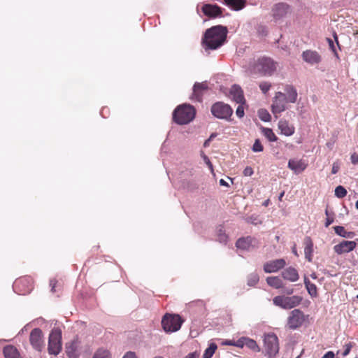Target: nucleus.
Listing matches in <instances>:
<instances>
[{"label": "nucleus", "instance_id": "c85d7f7f", "mask_svg": "<svg viewBox=\"0 0 358 358\" xmlns=\"http://www.w3.org/2000/svg\"><path fill=\"white\" fill-rule=\"evenodd\" d=\"M224 3L234 10H242L246 4L245 0H223Z\"/></svg>", "mask_w": 358, "mask_h": 358}, {"label": "nucleus", "instance_id": "393cba45", "mask_svg": "<svg viewBox=\"0 0 358 358\" xmlns=\"http://www.w3.org/2000/svg\"><path fill=\"white\" fill-rule=\"evenodd\" d=\"M241 341L242 343L241 348H243L244 346H246L247 348H248L249 349L255 352H260V348L255 340L250 338L248 337L243 336L241 338Z\"/></svg>", "mask_w": 358, "mask_h": 358}, {"label": "nucleus", "instance_id": "dca6fc26", "mask_svg": "<svg viewBox=\"0 0 358 358\" xmlns=\"http://www.w3.org/2000/svg\"><path fill=\"white\" fill-rule=\"evenodd\" d=\"M286 262L283 259L269 261L264 264V270L266 273H275L284 268Z\"/></svg>", "mask_w": 358, "mask_h": 358}, {"label": "nucleus", "instance_id": "9d476101", "mask_svg": "<svg viewBox=\"0 0 358 358\" xmlns=\"http://www.w3.org/2000/svg\"><path fill=\"white\" fill-rule=\"evenodd\" d=\"M213 115L218 119L229 120L232 115L233 110L229 105L223 102L214 103L210 108Z\"/></svg>", "mask_w": 358, "mask_h": 358}, {"label": "nucleus", "instance_id": "20e7f679", "mask_svg": "<svg viewBox=\"0 0 358 358\" xmlns=\"http://www.w3.org/2000/svg\"><path fill=\"white\" fill-rule=\"evenodd\" d=\"M183 322L179 315L166 313L162 320V326L166 333H172L178 331Z\"/></svg>", "mask_w": 358, "mask_h": 358}, {"label": "nucleus", "instance_id": "052dcab7", "mask_svg": "<svg viewBox=\"0 0 358 358\" xmlns=\"http://www.w3.org/2000/svg\"><path fill=\"white\" fill-rule=\"evenodd\" d=\"M287 293L288 294H292V293H293V289H291L288 290Z\"/></svg>", "mask_w": 358, "mask_h": 358}, {"label": "nucleus", "instance_id": "6e6552de", "mask_svg": "<svg viewBox=\"0 0 358 358\" xmlns=\"http://www.w3.org/2000/svg\"><path fill=\"white\" fill-rule=\"evenodd\" d=\"M13 287L19 294L26 295L33 289L34 280L29 275L20 277L15 280Z\"/></svg>", "mask_w": 358, "mask_h": 358}, {"label": "nucleus", "instance_id": "0eeeda50", "mask_svg": "<svg viewBox=\"0 0 358 358\" xmlns=\"http://www.w3.org/2000/svg\"><path fill=\"white\" fill-rule=\"evenodd\" d=\"M301 300V297L299 296H277L273 299V303L283 309H291L299 306Z\"/></svg>", "mask_w": 358, "mask_h": 358}, {"label": "nucleus", "instance_id": "72a5a7b5", "mask_svg": "<svg viewBox=\"0 0 358 358\" xmlns=\"http://www.w3.org/2000/svg\"><path fill=\"white\" fill-rule=\"evenodd\" d=\"M92 358H111L110 352L104 348H99L92 356Z\"/></svg>", "mask_w": 358, "mask_h": 358}, {"label": "nucleus", "instance_id": "3c124183", "mask_svg": "<svg viewBox=\"0 0 358 358\" xmlns=\"http://www.w3.org/2000/svg\"><path fill=\"white\" fill-rule=\"evenodd\" d=\"M334 219L331 218L329 217H327L326 222H325V227H328L331 223H333Z\"/></svg>", "mask_w": 358, "mask_h": 358}, {"label": "nucleus", "instance_id": "e433bc0d", "mask_svg": "<svg viewBox=\"0 0 358 358\" xmlns=\"http://www.w3.org/2000/svg\"><path fill=\"white\" fill-rule=\"evenodd\" d=\"M259 278L257 273H251L248 277V285L250 287L255 286L259 282Z\"/></svg>", "mask_w": 358, "mask_h": 358}, {"label": "nucleus", "instance_id": "f704fd0d", "mask_svg": "<svg viewBox=\"0 0 358 358\" xmlns=\"http://www.w3.org/2000/svg\"><path fill=\"white\" fill-rule=\"evenodd\" d=\"M217 346L215 343H212L209 345L208 348L206 349L203 358H211L217 350Z\"/></svg>", "mask_w": 358, "mask_h": 358}, {"label": "nucleus", "instance_id": "4d7b16f0", "mask_svg": "<svg viewBox=\"0 0 358 358\" xmlns=\"http://www.w3.org/2000/svg\"><path fill=\"white\" fill-rule=\"evenodd\" d=\"M334 38L337 43L338 45H339L338 41V36L336 32L334 33Z\"/></svg>", "mask_w": 358, "mask_h": 358}, {"label": "nucleus", "instance_id": "bf43d9fd", "mask_svg": "<svg viewBox=\"0 0 358 358\" xmlns=\"http://www.w3.org/2000/svg\"><path fill=\"white\" fill-rule=\"evenodd\" d=\"M210 141V139L206 140L204 143V146H207L208 145V143Z\"/></svg>", "mask_w": 358, "mask_h": 358}, {"label": "nucleus", "instance_id": "603ef678", "mask_svg": "<svg viewBox=\"0 0 358 358\" xmlns=\"http://www.w3.org/2000/svg\"><path fill=\"white\" fill-rule=\"evenodd\" d=\"M327 41H328V43H329V45L331 49L334 52H335L336 50H335V48H334V45L333 41L331 39H330V38H327Z\"/></svg>", "mask_w": 358, "mask_h": 358}, {"label": "nucleus", "instance_id": "6ab92c4d", "mask_svg": "<svg viewBox=\"0 0 358 358\" xmlns=\"http://www.w3.org/2000/svg\"><path fill=\"white\" fill-rule=\"evenodd\" d=\"M278 129L282 134L286 136H290L294 134L295 127L289 122V121L282 119L278 122Z\"/></svg>", "mask_w": 358, "mask_h": 358}, {"label": "nucleus", "instance_id": "cd10ccee", "mask_svg": "<svg viewBox=\"0 0 358 358\" xmlns=\"http://www.w3.org/2000/svg\"><path fill=\"white\" fill-rule=\"evenodd\" d=\"M3 353L5 358H22L17 349L11 345L5 346Z\"/></svg>", "mask_w": 358, "mask_h": 358}, {"label": "nucleus", "instance_id": "79ce46f5", "mask_svg": "<svg viewBox=\"0 0 358 358\" xmlns=\"http://www.w3.org/2000/svg\"><path fill=\"white\" fill-rule=\"evenodd\" d=\"M355 345V343L352 342H349L348 343H345L343 345L344 351L342 353L343 357H346L350 352L352 347Z\"/></svg>", "mask_w": 358, "mask_h": 358}, {"label": "nucleus", "instance_id": "ea45409f", "mask_svg": "<svg viewBox=\"0 0 358 358\" xmlns=\"http://www.w3.org/2000/svg\"><path fill=\"white\" fill-rule=\"evenodd\" d=\"M259 86L262 92L264 94H266L269 91L271 84L268 82L264 81L260 83Z\"/></svg>", "mask_w": 358, "mask_h": 358}, {"label": "nucleus", "instance_id": "8fccbe9b", "mask_svg": "<svg viewBox=\"0 0 358 358\" xmlns=\"http://www.w3.org/2000/svg\"><path fill=\"white\" fill-rule=\"evenodd\" d=\"M322 358H334V353L332 351H329Z\"/></svg>", "mask_w": 358, "mask_h": 358}, {"label": "nucleus", "instance_id": "f3484780", "mask_svg": "<svg viewBox=\"0 0 358 358\" xmlns=\"http://www.w3.org/2000/svg\"><path fill=\"white\" fill-rule=\"evenodd\" d=\"M201 10L204 15L209 17L215 18L222 14V8L216 4H204Z\"/></svg>", "mask_w": 358, "mask_h": 358}, {"label": "nucleus", "instance_id": "a19ab883", "mask_svg": "<svg viewBox=\"0 0 358 358\" xmlns=\"http://www.w3.org/2000/svg\"><path fill=\"white\" fill-rule=\"evenodd\" d=\"M263 150H264V147L262 145L259 139H256L253 144V146H252L253 152H262Z\"/></svg>", "mask_w": 358, "mask_h": 358}, {"label": "nucleus", "instance_id": "58836bf2", "mask_svg": "<svg viewBox=\"0 0 358 358\" xmlns=\"http://www.w3.org/2000/svg\"><path fill=\"white\" fill-rule=\"evenodd\" d=\"M224 345H231V346H236L238 348H241L242 343L241 341V338L238 339L237 341L234 340H226L222 343Z\"/></svg>", "mask_w": 358, "mask_h": 358}, {"label": "nucleus", "instance_id": "a211bd4d", "mask_svg": "<svg viewBox=\"0 0 358 358\" xmlns=\"http://www.w3.org/2000/svg\"><path fill=\"white\" fill-rule=\"evenodd\" d=\"M303 59L311 64H317L321 62V57L316 51L306 50L302 53Z\"/></svg>", "mask_w": 358, "mask_h": 358}, {"label": "nucleus", "instance_id": "bb28decb", "mask_svg": "<svg viewBox=\"0 0 358 358\" xmlns=\"http://www.w3.org/2000/svg\"><path fill=\"white\" fill-rule=\"evenodd\" d=\"M284 93L287 98V101L288 103H295L297 99V92L296 90L292 85H287L285 88Z\"/></svg>", "mask_w": 358, "mask_h": 358}, {"label": "nucleus", "instance_id": "1a4fd4ad", "mask_svg": "<svg viewBox=\"0 0 358 358\" xmlns=\"http://www.w3.org/2000/svg\"><path fill=\"white\" fill-rule=\"evenodd\" d=\"M308 315L299 309L292 310L287 317V326L290 329H296L301 327L305 322Z\"/></svg>", "mask_w": 358, "mask_h": 358}, {"label": "nucleus", "instance_id": "2eb2a0df", "mask_svg": "<svg viewBox=\"0 0 358 358\" xmlns=\"http://www.w3.org/2000/svg\"><path fill=\"white\" fill-rule=\"evenodd\" d=\"M208 90V86L206 82L196 83L193 86V92L191 99L201 102L202 101L203 94Z\"/></svg>", "mask_w": 358, "mask_h": 358}, {"label": "nucleus", "instance_id": "4468645a", "mask_svg": "<svg viewBox=\"0 0 358 358\" xmlns=\"http://www.w3.org/2000/svg\"><path fill=\"white\" fill-rule=\"evenodd\" d=\"M357 243L353 241H343L334 245V250L338 255H342L352 251L356 248Z\"/></svg>", "mask_w": 358, "mask_h": 358}, {"label": "nucleus", "instance_id": "423d86ee", "mask_svg": "<svg viewBox=\"0 0 358 358\" xmlns=\"http://www.w3.org/2000/svg\"><path fill=\"white\" fill-rule=\"evenodd\" d=\"M264 348L266 355L269 358H274L279 351L278 338L275 334H268L264 336Z\"/></svg>", "mask_w": 358, "mask_h": 358}, {"label": "nucleus", "instance_id": "864d4df0", "mask_svg": "<svg viewBox=\"0 0 358 358\" xmlns=\"http://www.w3.org/2000/svg\"><path fill=\"white\" fill-rule=\"evenodd\" d=\"M185 358H199V355L196 352L190 353Z\"/></svg>", "mask_w": 358, "mask_h": 358}, {"label": "nucleus", "instance_id": "680f3d73", "mask_svg": "<svg viewBox=\"0 0 358 358\" xmlns=\"http://www.w3.org/2000/svg\"><path fill=\"white\" fill-rule=\"evenodd\" d=\"M325 214L327 217H329V210L327 208L325 210Z\"/></svg>", "mask_w": 358, "mask_h": 358}, {"label": "nucleus", "instance_id": "9b49d317", "mask_svg": "<svg viewBox=\"0 0 358 358\" xmlns=\"http://www.w3.org/2000/svg\"><path fill=\"white\" fill-rule=\"evenodd\" d=\"M287 103L286 96L284 93L281 92L275 93L271 105V110L276 119L278 118L279 115L282 112L285 110L286 104Z\"/></svg>", "mask_w": 358, "mask_h": 358}, {"label": "nucleus", "instance_id": "2f4dec72", "mask_svg": "<svg viewBox=\"0 0 358 358\" xmlns=\"http://www.w3.org/2000/svg\"><path fill=\"white\" fill-rule=\"evenodd\" d=\"M262 134L264 136L271 142H274L278 140V137L274 134L273 130L270 128L262 127Z\"/></svg>", "mask_w": 358, "mask_h": 358}, {"label": "nucleus", "instance_id": "09e8293b", "mask_svg": "<svg viewBox=\"0 0 358 358\" xmlns=\"http://www.w3.org/2000/svg\"><path fill=\"white\" fill-rule=\"evenodd\" d=\"M123 358H137L135 353L133 352H127L123 357Z\"/></svg>", "mask_w": 358, "mask_h": 358}, {"label": "nucleus", "instance_id": "a18cd8bd", "mask_svg": "<svg viewBox=\"0 0 358 358\" xmlns=\"http://www.w3.org/2000/svg\"><path fill=\"white\" fill-rule=\"evenodd\" d=\"M203 159L206 164L208 165V168L210 169L211 172L213 173V166L210 162L209 158L206 155H203Z\"/></svg>", "mask_w": 358, "mask_h": 358}, {"label": "nucleus", "instance_id": "5701e85b", "mask_svg": "<svg viewBox=\"0 0 358 358\" xmlns=\"http://www.w3.org/2000/svg\"><path fill=\"white\" fill-rule=\"evenodd\" d=\"M288 168L294 171L295 173H299L303 171L306 167L307 164L304 161L300 160H294L289 159L288 162Z\"/></svg>", "mask_w": 358, "mask_h": 358}, {"label": "nucleus", "instance_id": "4c0bfd02", "mask_svg": "<svg viewBox=\"0 0 358 358\" xmlns=\"http://www.w3.org/2000/svg\"><path fill=\"white\" fill-rule=\"evenodd\" d=\"M347 194V190L341 185H338L335 189V195L339 198L342 199L345 197Z\"/></svg>", "mask_w": 358, "mask_h": 358}, {"label": "nucleus", "instance_id": "5fc2aeb1", "mask_svg": "<svg viewBox=\"0 0 358 358\" xmlns=\"http://www.w3.org/2000/svg\"><path fill=\"white\" fill-rule=\"evenodd\" d=\"M220 185L222 186L229 187V184L224 179L220 180Z\"/></svg>", "mask_w": 358, "mask_h": 358}, {"label": "nucleus", "instance_id": "c03bdc74", "mask_svg": "<svg viewBox=\"0 0 358 358\" xmlns=\"http://www.w3.org/2000/svg\"><path fill=\"white\" fill-rule=\"evenodd\" d=\"M236 115L239 117H242L244 115V108L242 106H238L236 108Z\"/></svg>", "mask_w": 358, "mask_h": 358}, {"label": "nucleus", "instance_id": "473e14b6", "mask_svg": "<svg viewBox=\"0 0 358 358\" xmlns=\"http://www.w3.org/2000/svg\"><path fill=\"white\" fill-rule=\"evenodd\" d=\"M334 229L336 234L344 238H352L354 235L353 232L346 231L345 228L342 226H336Z\"/></svg>", "mask_w": 358, "mask_h": 358}, {"label": "nucleus", "instance_id": "69168bd1", "mask_svg": "<svg viewBox=\"0 0 358 358\" xmlns=\"http://www.w3.org/2000/svg\"><path fill=\"white\" fill-rule=\"evenodd\" d=\"M213 137H214V135H213V134H212V135L210 136V138H209L208 139L211 140V138H212Z\"/></svg>", "mask_w": 358, "mask_h": 358}, {"label": "nucleus", "instance_id": "7ed1b4c3", "mask_svg": "<svg viewBox=\"0 0 358 358\" xmlns=\"http://www.w3.org/2000/svg\"><path fill=\"white\" fill-rule=\"evenodd\" d=\"M196 115L194 106L189 104L178 106L173 113V120L178 124H186L192 121Z\"/></svg>", "mask_w": 358, "mask_h": 358}, {"label": "nucleus", "instance_id": "4be33fe9", "mask_svg": "<svg viewBox=\"0 0 358 358\" xmlns=\"http://www.w3.org/2000/svg\"><path fill=\"white\" fill-rule=\"evenodd\" d=\"M79 343L78 340H73L66 345V353L69 358H78Z\"/></svg>", "mask_w": 358, "mask_h": 358}, {"label": "nucleus", "instance_id": "37998d69", "mask_svg": "<svg viewBox=\"0 0 358 358\" xmlns=\"http://www.w3.org/2000/svg\"><path fill=\"white\" fill-rule=\"evenodd\" d=\"M243 174L245 176H250L253 174V169L250 166H247L243 170Z\"/></svg>", "mask_w": 358, "mask_h": 358}, {"label": "nucleus", "instance_id": "de8ad7c7", "mask_svg": "<svg viewBox=\"0 0 358 358\" xmlns=\"http://www.w3.org/2000/svg\"><path fill=\"white\" fill-rule=\"evenodd\" d=\"M351 162L353 164H357L358 163V155L354 153L351 155Z\"/></svg>", "mask_w": 358, "mask_h": 358}, {"label": "nucleus", "instance_id": "c756f323", "mask_svg": "<svg viewBox=\"0 0 358 358\" xmlns=\"http://www.w3.org/2000/svg\"><path fill=\"white\" fill-rule=\"evenodd\" d=\"M266 282L268 285L275 289L282 287L283 283L282 280L278 276H270L266 278Z\"/></svg>", "mask_w": 358, "mask_h": 358}, {"label": "nucleus", "instance_id": "39448f33", "mask_svg": "<svg viewBox=\"0 0 358 358\" xmlns=\"http://www.w3.org/2000/svg\"><path fill=\"white\" fill-rule=\"evenodd\" d=\"M62 350V331L59 329H53L49 336L48 350L49 354L57 355Z\"/></svg>", "mask_w": 358, "mask_h": 358}, {"label": "nucleus", "instance_id": "412c9836", "mask_svg": "<svg viewBox=\"0 0 358 358\" xmlns=\"http://www.w3.org/2000/svg\"><path fill=\"white\" fill-rule=\"evenodd\" d=\"M282 277L288 281L296 282L299 278V275L297 270L292 266H289L282 271Z\"/></svg>", "mask_w": 358, "mask_h": 358}, {"label": "nucleus", "instance_id": "b1692460", "mask_svg": "<svg viewBox=\"0 0 358 358\" xmlns=\"http://www.w3.org/2000/svg\"><path fill=\"white\" fill-rule=\"evenodd\" d=\"M305 258L311 262L313 254V242L310 237L306 236L303 240Z\"/></svg>", "mask_w": 358, "mask_h": 358}, {"label": "nucleus", "instance_id": "ddd939ff", "mask_svg": "<svg viewBox=\"0 0 358 358\" xmlns=\"http://www.w3.org/2000/svg\"><path fill=\"white\" fill-rule=\"evenodd\" d=\"M31 346L38 351H41L44 347L43 334L41 329H34L29 335Z\"/></svg>", "mask_w": 358, "mask_h": 358}, {"label": "nucleus", "instance_id": "6e6d98bb", "mask_svg": "<svg viewBox=\"0 0 358 358\" xmlns=\"http://www.w3.org/2000/svg\"><path fill=\"white\" fill-rule=\"evenodd\" d=\"M292 252L294 254L295 256L298 257L299 255H298V252H297V250H296V245H294L293 248H292Z\"/></svg>", "mask_w": 358, "mask_h": 358}, {"label": "nucleus", "instance_id": "49530a36", "mask_svg": "<svg viewBox=\"0 0 358 358\" xmlns=\"http://www.w3.org/2000/svg\"><path fill=\"white\" fill-rule=\"evenodd\" d=\"M339 169H340V166H339L338 164L334 163L333 166H332L331 173L333 174L337 173L338 171H339Z\"/></svg>", "mask_w": 358, "mask_h": 358}, {"label": "nucleus", "instance_id": "f8f14e48", "mask_svg": "<svg viewBox=\"0 0 358 358\" xmlns=\"http://www.w3.org/2000/svg\"><path fill=\"white\" fill-rule=\"evenodd\" d=\"M289 12L290 6L286 3H275L271 8V15L275 22L282 20Z\"/></svg>", "mask_w": 358, "mask_h": 358}, {"label": "nucleus", "instance_id": "f257e3e1", "mask_svg": "<svg viewBox=\"0 0 358 358\" xmlns=\"http://www.w3.org/2000/svg\"><path fill=\"white\" fill-rule=\"evenodd\" d=\"M227 29L226 27L217 25L212 27L205 32L202 43L206 49L215 50L223 45L226 41Z\"/></svg>", "mask_w": 358, "mask_h": 358}, {"label": "nucleus", "instance_id": "7c9ffc66", "mask_svg": "<svg viewBox=\"0 0 358 358\" xmlns=\"http://www.w3.org/2000/svg\"><path fill=\"white\" fill-rule=\"evenodd\" d=\"M304 284L308 292V294L313 296L315 297L317 295V287L315 284L312 283L307 277H304Z\"/></svg>", "mask_w": 358, "mask_h": 358}, {"label": "nucleus", "instance_id": "13d9d810", "mask_svg": "<svg viewBox=\"0 0 358 358\" xmlns=\"http://www.w3.org/2000/svg\"><path fill=\"white\" fill-rule=\"evenodd\" d=\"M284 194H285V192H282L280 193V196L278 197L279 201H282V199Z\"/></svg>", "mask_w": 358, "mask_h": 358}, {"label": "nucleus", "instance_id": "e2e57ef3", "mask_svg": "<svg viewBox=\"0 0 358 358\" xmlns=\"http://www.w3.org/2000/svg\"><path fill=\"white\" fill-rule=\"evenodd\" d=\"M355 207L357 209H358V200L356 201Z\"/></svg>", "mask_w": 358, "mask_h": 358}, {"label": "nucleus", "instance_id": "0e129e2a", "mask_svg": "<svg viewBox=\"0 0 358 358\" xmlns=\"http://www.w3.org/2000/svg\"><path fill=\"white\" fill-rule=\"evenodd\" d=\"M51 290H52V292H55V286H52V289H51Z\"/></svg>", "mask_w": 358, "mask_h": 358}, {"label": "nucleus", "instance_id": "338daca9", "mask_svg": "<svg viewBox=\"0 0 358 358\" xmlns=\"http://www.w3.org/2000/svg\"><path fill=\"white\" fill-rule=\"evenodd\" d=\"M311 276H312V278H316L315 275H311Z\"/></svg>", "mask_w": 358, "mask_h": 358}, {"label": "nucleus", "instance_id": "f03ea898", "mask_svg": "<svg viewBox=\"0 0 358 358\" xmlns=\"http://www.w3.org/2000/svg\"><path fill=\"white\" fill-rule=\"evenodd\" d=\"M278 64L268 57H261L250 62L248 71L260 76H271L276 71Z\"/></svg>", "mask_w": 358, "mask_h": 358}, {"label": "nucleus", "instance_id": "aec40b11", "mask_svg": "<svg viewBox=\"0 0 358 358\" xmlns=\"http://www.w3.org/2000/svg\"><path fill=\"white\" fill-rule=\"evenodd\" d=\"M257 241L255 238L250 236L239 238L236 243L238 248L243 250H250L251 247L254 248L257 245Z\"/></svg>", "mask_w": 358, "mask_h": 358}, {"label": "nucleus", "instance_id": "774afa93", "mask_svg": "<svg viewBox=\"0 0 358 358\" xmlns=\"http://www.w3.org/2000/svg\"><path fill=\"white\" fill-rule=\"evenodd\" d=\"M357 299H358V294L357 295Z\"/></svg>", "mask_w": 358, "mask_h": 358}, {"label": "nucleus", "instance_id": "c9c22d12", "mask_svg": "<svg viewBox=\"0 0 358 358\" xmlns=\"http://www.w3.org/2000/svg\"><path fill=\"white\" fill-rule=\"evenodd\" d=\"M259 117L264 122H269L271 120V116L266 109H260L258 111Z\"/></svg>", "mask_w": 358, "mask_h": 358}, {"label": "nucleus", "instance_id": "a878e982", "mask_svg": "<svg viewBox=\"0 0 358 358\" xmlns=\"http://www.w3.org/2000/svg\"><path fill=\"white\" fill-rule=\"evenodd\" d=\"M230 94L236 103H241L244 101L243 90L238 85H233L231 88Z\"/></svg>", "mask_w": 358, "mask_h": 358}]
</instances>
